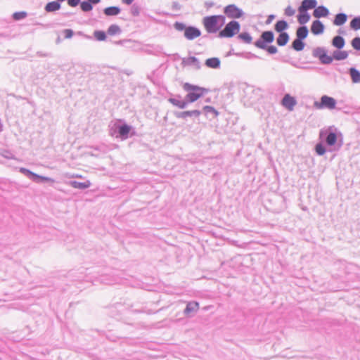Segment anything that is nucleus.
<instances>
[{
	"label": "nucleus",
	"mask_w": 360,
	"mask_h": 360,
	"mask_svg": "<svg viewBox=\"0 0 360 360\" xmlns=\"http://www.w3.org/2000/svg\"><path fill=\"white\" fill-rule=\"evenodd\" d=\"M320 139L325 141L328 146L332 147L330 151L338 150L342 146V141L338 140L336 129L330 127L328 129H321L319 133Z\"/></svg>",
	"instance_id": "obj_1"
},
{
	"label": "nucleus",
	"mask_w": 360,
	"mask_h": 360,
	"mask_svg": "<svg viewBox=\"0 0 360 360\" xmlns=\"http://www.w3.org/2000/svg\"><path fill=\"white\" fill-rule=\"evenodd\" d=\"M225 17L221 15L203 18L202 24L208 33L217 32L225 24Z\"/></svg>",
	"instance_id": "obj_2"
},
{
	"label": "nucleus",
	"mask_w": 360,
	"mask_h": 360,
	"mask_svg": "<svg viewBox=\"0 0 360 360\" xmlns=\"http://www.w3.org/2000/svg\"><path fill=\"white\" fill-rule=\"evenodd\" d=\"M240 31V24L236 20H232L226 25L224 28L221 30L218 34L220 38H230L238 33Z\"/></svg>",
	"instance_id": "obj_3"
},
{
	"label": "nucleus",
	"mask_w": 360,
	"mask_h": 360,
	"mask_svg": "<svg viewBox=\"0 0 360 360\" xmlns=\"http://www.w3.org/2000/svg\"><path fill=\"white\" fill-rule=\"evenodd\" d=\"M274 34L272 31H264L262 33L260 38L255 42V46L259 49L266 48V44L273 42Z\"/></svg>",
	"instance_id": "obj_4"
},
{
	"label": "nucleus",
	"mask_w": 360,
	"mask_h": 360,
	"mask_svg": "<svg viewBox=\"0 0 360 360\" xmlns=\"http://www.w3.org/2000/svg\"><path fill=\"white\" fill-rule=\"evenodd\" d=\"M314 105L318 109L328 108L332 110L335 108L336 101L332 97L324 95L321 96L320 102L315 101Z\"/></svg>",
	"instance_id": "obj_5"
},
{
	"label": "nucleus",
	"mask_w": 360,
	"mask_h": 360,
	"mask_svg": "<svg viewBox=\"0 0 360 360\" xmlns=\"http://www.w3.org/2000/svg\"><path fill=\"white\" fill-rule=\"evenodd\" d=\"M113 129L115 132L118 134L117 136H120L122 139H126L129 136L131 127L127 125V124H120L118 123H115L112 127V129Z\"/></svg>",
	"instance_id": "obj_6"
},
{
	"label": "nucleus",
	"mask_w": 360,
	"mask_h": 360,
	"mask_svg": "<svg viewBox=\"0 0 360 360\" xmlns=\"http://www.w3.org/2000/svg\"><path fill=\"white\" fill-rule=\"evenodd\" d=\"M224 12L230 18H239L243 15V11L235 4L226 6Z\"/></svg>",
	"instance_id": "obj_7"
},
{
	"label": "nucleus",
	"mask_w": 360,
	"mask_h": 360,
	"mask_svg": "<svg viewBox=\"0 0 360 360\" xmlns=\"http://www.w3.org/2000/svg\"><path fill=\"white\" fill-rule=\"evenodd\" d=\"M201 113L202 112L199 110H193L174 112V115L176 118L186 119L188 117H198L201 115Z\"/></svg>",
	"instance_id": "obj_8"
},
{
	"label": "nucleus",
	"mask_w": 360,
	"mask_h": 360,
	"mask_svg": "<svg viewBox=\"0 0 360 360\" xmlns=\"http://www.w3.org/2000/svg\"><path fill=\"white\" fill-rule=\"evenodd\" d=\"M201 34L200 30L193 26L187 27L184 32V37L188 40H193Z\"/></svg>",
	"instance_id": "obj_9"
},
{
	"label": "nucleus",
	"mask_w": 360,
	"mask_h": 360,
	"mask_svg": "<svg viewBox=\"0 0 360 360\" xmlns=\"http://www.w3.org/2000/svg\"><path fill=\"white\" fill-rule=\"evenodd\" d=\"M168 101L173 105L180 109H184L188 106L186 98L181 100V96L180 95H176L175 97L169 98Z\"/></svg>",
	"instance_id": "obj_10"
},
{
	"label": "nucleus",
	"mask_w": 360,
	"mask_h": 360,
	"mask_svg": "<svg viewBox=\"0 0 360 360\" xmlns=\"http://www.w3.org/2000/svg\"><path fill=\"white\" fill-rule=\"evenodd\" d=\"M281 103L288 110H292L297 104V101L290 94H285L282 99Z\"/></svg>",
	"instance_id": "obj_11"
},
{
	"label": "nucleus",
	"mask_w": 360,
	"mask_h": 360,
	"mask_svg": "<svg viewBox=\"0 0 360 360\" xmlns=\"http://www.w3.org/2000/svg\"><path fill=\"white\" fill-rule=\"evenodd\" d=\"M317 5L316 0H303L298 8L299 13H303L309 9L315 8Z\"/></svg>",
	"instance_id": "obj_12"
},
{
	"label": "nucleus",
	"mask_w": 360,
	"mask_h": 360,
	"mask_svg": "<svg viewBox=\"0 0 360 360\" xmlns=\"http://www.w3.org/2000/svg\"><path fill=\"white\" fill-rule=\"evenodd\" d=\"M207 91L208 90L206 89V91H198L188 93L185 96L187 103L188 104L189 103H193L196 101L198 98L202 96L204 94L207 93Z\"/></svg>",
	"instance_id": "obj_13"
},
{
	"label": "nucleus",
	"mask_w": 360,
	"mask_h": 360,
	"mask_svg": "<svg viewBox=\"0 0 360 360\" xmlns=\"http://www.w3.org/2000/svg\"><path fill=\"white\" fill-rule=\"evenodd\" d=\"M199 309V304L197 302H190L187 304L185 309L184 310V314L186 316H192L191 314H195L198 311Z\"/></svg>",
	"instance_id": "obj_14"
},
{
	"label": "nucleus",
	"mask_w": 360,
	"mask_h": 360,
	"mask_svg": "<svg viewBox=\"0 0 360 360\" xmlns=\"http://www.w3.org/2000/svg\"><path fill=\"white\" fill-rule=\"evenodd\" d=\"M328 15L329 11L324 6H316L313 12V15L316 18L327 17Z\"/></svg>",
	"instance_id": "obj_15"
},
{
	"label": "nucleus",
	"mask_w": 360,
	"mask_h": 360,
	"mask_svg": "<svg viewBox=\"0 0 360 360\" xmlns=\"http://www.w3.org/2000/svg\"><path fill=\"white\" fill-rule=\"evenodd\" d=\"M324 25L319 20H314L311 26V31L314 34H320L323 32Z\"/></svg>",
	"instance_id": "obj_16"
},
{
	"label": "nucleus",
	"mask_w": 360,
	"mask_h": 360,
	"mask_svg": "<svg viewBox=\"0 0 360 360\" xmlns=\"http://www.w3.org/2000/svg\"><path fill=\"white\" fill-rule=\"evenodd\" d=\"M183 89L184 91L188 93L194 92V91H206L207 89L198 86L197 85H193L189 83H184L183 85Z\"/></svg>",
	"instance_id": "obj_17"
},
{
	"label": "nucleus",
	"mask_w": 360,
	"mask_h": 360,
	"mask_svg": "<svg viewBox=\"0 0 360 360\" xmlns=\"http://www.w3.org/2000/svg\"><path fill=\"white\" fill-rule=\"evenodd\" d=\"M70 185L75 188L83 190L89 188L91 186V182L89 181L85 182L72 181L70 182Z\"/></svg>",
	"instance_id": "obj_18"
},
{
	"label": "nucleus",
	"mask_w": 360,
	"mask_h": 360,
	"mask_svg": "<svg viewBox=\"0 0 360 360\" xmlns=\"http://www.w3.org/2000/svg\"><path fill=\"white\" fill-rule=\"evenodd\" d=\"M183 63L186 65H193L196 69L200 68V63L198 59L194 56H191L187 58H184Z\"/></svg>",
	"instance_id": "obj_19"
},
{
	"label": "nucleus",
	"mask_w": 360,
	"mask_h": 360,
	"mask_svg": "<svg viewBox=\"0 0 360 360\" xmlns=\"http://www.w3.org/2000/svg\"><path fill=\"white\" fill-rule=\"evenodd\" d=\"M349 73L353 83H360V71L356 70L355 68H350L349 69Z\"/></svg>",
	"instance_id": "obj_20"
},
{
	"label": "nucleus",
	"mask_w": 360,
	"mask_h": 360,
	"mask_svg": "<svg viewBox=\"0 0 360 360\" xmlns=\"http://www.w3.org/2000/svg\"><path fill=\"white\" fill-rule=\"evenodd\" d=\"M20 172L23 174L24 175H25L27 177H28L29 179H32V181H36L37 182L38 181V178L40 177L39 175L30 171L29 169H26V168H24V167H20Z\"/></svg>",
	"instance_id": "obj_21"
},
{
	"label": "nucleus",
	"mask_w": 360,
	"mask_h": 360,
	"mask_svg": "<svg viewBox=\"0 0 360 360\" xmlns=\"http://www.w3.org/2000/svg\"><path fill=\"white\" fill-rule=\"evenodd\" d=\"M120 8L117 6H110L103 10V13L107 16H114L120 14Z\"/></svg>",
	"instance_id": "obj_22"
},
{
	"label": "nucleus",
	"mask_w": 360,
	"mask_h": 360,
	"mask_svg": "<svg viewBox=\"0 0 360 360\" xmlns=\"http://www.w3.org/2000/svg\"><path fill=\"white\" fill-rule=\"evenodd\" d=\"M205 65L214 69L220 67V60L218 58H210L205 60Z\"/></svg>",
	"instance_id": "obj_23"
},
{
	"label": "nucleus",
	"mask_w": 360,
	"mask_h": 360,
	"mask_svg": "<svg viewBox=\"0 0 360 360\" xmlns=\"http://www.w3.org/2000/svg\"><path fill=\"white\" fill-rule=\"evenodd\" d=\"M289 40V35L287 32H281L276 39V43L280 46H285Z\"/></svg>",
	"instance_id": "obj_24"
},
{
	"label": "nucleus",
	"mask_w": 360,
	"mask_h": 360,
	"mask_svg": "<svg viewBox=\"0 0 360 360\" xmlns=\"http://www.w3.org/2000/svg\"><path fill=\"white\" fill-rule=\"evenodd\" d=\"M309 31L306 26L299 27L296 31V38L304 40L307 38Z\"/></svg>",
	"instance_id": "obj_25"
},
{
	"label": "nucleus",
	"mask_w": 360,
	"mask_h": 360,
	"mask_svg": "<svg viewBox=\"0 0 360 360\" xmlns=\"http://www.w3.org/2000/svg\"><path fill=\"white\" fill-rule=\"evenodd\" d=\"M60 8V4L57 1L49 2L45 6V11L49 13L58 11Z\"/></svg>",
	"instance_id": "obj_26"
},
{
	"label": "nucleus",
	"mask_w": 360,
	"mask_h": 360,
	"mask_svg": "<svg viewBox=\"0 0 360 360\" xmlns=\"http://www.w3.org/2000/svg\"><path fill=\"white\" fill-rule=\"evenodd\" d=\"M348 57V52L346 51H339L336 50L333 51V60L335 59L336 60H345Z\"/></svg>",
	"instance_id": "obj_27"
},
{
	"label": "nucleus",
	"mask_w": 360,
	"mask_h": 360,
	"mask_svg": "<svg viewBox=\"0 0 360 360\" xmlns=\"http://www.w3.org/2000/svg\"><path fill=\"white\" fill-rule=\"evenodd\" d=\"M345 44V39L341 36H335L332 40V44L333 46L338 49L344 47Z\"/></svg>",
	"instance_id": "obj_28"
},
{
	"label": "nucleus",
	"mask_w": 360,
	"mask_h": 360,
	"mask_svg": "<svg viewBox=\"0 0 360 360\" xmlns=\"http://www.w3.org/2000/svg\"><path fill=\"white\" fill-rule=\"evenodd\" d=\"M347 16L346 14L342 13H338L335 17L333 24L337 26L342 25L347 21Z\"/></svg>",
	"instance_id": "obj_29"
},
{
	"label": "nucleus",
	"mask_w": 360,
	"mask_h": 360,
	"mask_svg": "<svg viewBox=\"0 0 360 360\" xmlns=\"http://www.w3.org/2000/svg\"><path fill=\"white\" fill-rule=\"evenodd\" d=\"M275 30L277 32L281 33L284 32L283 31L288 28V24L285 20H278L274 26Z\"/></svg>",
	"instance_id": "obj_30"
},
{
	"label": "nucleus",
	"mask_w": 360,
	"mask_h": 360,
	"mask_svg": "<svg viewBox=\"0 0 360 360\" xmlns=\"http://www.w3.org/2000/svg\"><path fill=\"white\" fill-rule=\"evenodd\" d=\"M305 44L302 41V39L296 38L292 43V48L297 51H300L304 48Z\"/></svg>",
	"instance_id": "obj_31"
},
{
	"label": "nucleus",
	"mask_w": 360,
	"mask_h": 360,
	"mask_svg": "<svg viewBox=\"0 0 360 360\" xmlns=\"http://www.w3.org/2000/svg\"><path fill=\"white\" fill-rule=\"evenodd\" d=\"M310 20V15L307 13V11L303 13H300L297 16V20L300 24L304 25L309 22Z\"/></svg>",
	"instance_id": "obj_32"
},
{
	"label": "nucleus",
	"mask_w": 360,
	"mask_h": 360,
	"mask_svg": "<svg viewBox=\"0 0 360 360\" xmlns=\"http://www.w3.org/2000/svg\"><path fill=\"white\" fill-rule=\"evenodd\" d=\"M205 115H207L209 114L213 115V117H217L219 115V112L217 110H215L213 107L210 105H205L202 108Z\"/></svg>",
	"instance_id": "obj_33"
},
{
	"label": "nucleus",
	"mask_w": 360,
	"mask_h": 360,
	"mask_svg": "<svg viewBox=\"0 0 360 360\" xmlns=\"http://www.w3.org/2000/svg\"><path fill=\"white\" fill-rule=\"evenodd\" d=\"M238 38L246 44H250L252 38L248 32H243L238 34Z\"/></svg>",
	"instance_id": "obj_34"
},
{
	"label": "nucleus",
	"mask_w": 360,
	"mask_h": 360,
	"mask_svg": "<svg viewBox=\"0 0 360 360\" xmlns=\"http://www.w3.org/2000/svg\"><path fill=\"white\" fill-rule=\"evenodd\" d=\"M121 32L120 27L115 24L111 25L108 29V34L110 35H115Z\"/></svg>",
	"instance_id": "obj_35"
},
{
	"label": "nucleus",
	"mask_w": 360,
	"mask_h": 360,
	"mask_svg": "<svg viewBox=\"0 0 360 360\" xmlns=\"http://www.w3.org/2000/svg\"><path fill=\"white\" fill-rule=\"evenodd\" d=\"M319 60L322 64L329 65L333 62V56H328L326 51L321 56Z\"/></svg>",
	"instance_id": "obj_36"
},
{
	"label": "nucleus",
	"mask_w": 360,
	"mask_h": 360,
	"mask_svg": "<svg viewBox=\"0 0 360 360\" xmlns=\"http://www.w3.org/2000/svg\"><path fill=\"white\" fill-rule=\"evenodd\" d=\"M80 8L84 12H89L93 9V6L86 0L80 3Z\"/></svg>",
	"instance_id": "obj_37"
},
{
	"label": "nucleus",
	"mask_w": 360,
	"mask_h": 360,
	"mask_svg": "<svg viewBox=\"0 0 360 360\" xmlns=\"http://www.w3.org/2000/svg\"><path fill=\"white\" fill-rule=\"evenodd\" d=\"M350 27L354 30H360V16L355 17L351 20Z\"/></svg>",
	"instance_id": "obj_38"
},
{
	"label": "nucleus",
	"mask_w": 360,
	"mask_h": 360,
	"mask_svg": "<svg viewBox=\"0 0 360 360\" xmlns=\"http://www.w3.org/2000/svg\"><path fill=\"white\" fill-rule=\"evenodd\" d=\"M94 37L98 41H104L106 39V34L103 31L96 30L94 32Z\"/></svg>",
	"instance_id": "obj_39"
},
{
	"label": "nucleus",
	"mask_w": 360,
	"mask_h": 360,
	"mask_svg": "<svg viewBox=\"0 0 360 360\" xmlns=\"http://www.w3.org/2000/svg\"><path fill=\"white\" fill-rule=\"evenodd\" d=\"M27 13L25 11L15 12L13 14V18L15 20H20L27 17Z\"/></svg>",
	"instance_id": "obj_40"
},
{
	"label": "nucleus",
	"mask_w": 360,
	"mask_h": 360,
	"mask_svg": "<svg viewBox=\"0 0 360 360\" xmlns=\"http://www.w3.org/2000/svg\"><path fill=\"white\" fill-rule=\"evenodd\" d=\"M326 49L324 48H322V47H317L316 48L314 51H313V55L314 57L316 58H318L319 59L320 58L321 56L323 54V53H325L326 52Z\"/></svg>",
	"instance_id": "obj_41"
},
{
	"label": "nucleus",
	"mask_w": 360,
	"mask_h": 360,
	"mask_svg": "<svg viewBox=\"0 0 360 360\" xmlns=\"http://www.w3.org/2000/svg\"><path fill=\"white\" fill-rule=\"evenodd\" d=\"M352 47L356 50L360 51V37H355L352 40Z\"/></svg>",
	"instance_id": "obj_42"
},
{
	"label": "nucleus",
	"mask_w": 360,
	"mask_h": 360,
	"mask_svg": "<svg viewBox=\"0 0 360 360\" xmlns=\"http://www.w3.org/2000/svg\"><path fill=\"white\" fill-rule=\"evenodd\" d=\"M315 150L319 155H323L326 153V148L321 143L316 144Z\"/></svg>",
	"instance_id": "obj_43"
},
{
	"label": "nucleus",
	"mask_w": 360,
	"mask_h": 360,
	"mask_svg": "<svg viewBox=\"0 0 360 360\" xmlns=\"http://www.w3.org/2000/svg\"><path fill=\"white\" fill-rule=\"evenodd\" d=\"M131 13L134 16H138L140 13V7L136 4L132 5L131 7Z\"/></svg>",
	"instance_id": "obj_44"
},
{
	"label": "nucleus",
	"mask_w": 360,
	"mask_h": 360,
	"mask_svg": "<svg viewBox=\"0 0 360 360\" xmlns=\"http://www.w3.org/2000/svg\"><path fill=\"white\" fill-rule=\"evenodd\" d=\"M174 27L178 31H183V30L185 31L186 29L187 28V27L185 25V24H184L183 22H176L174 24Z\"/></svg>",
	"instance_id": "obj_45"
},
{
	"label": "nucleus",
	"mask_w": 360,
	"mask_h": 360,
	"mask_svg": "<svg viewBox=\"0 0 360 360\" xmlns=\"http://www.w3.org/2000/svg\"><path fill=\"white\" fill-rule=\"evenodd\" d=\"M264 50H266L268 51L269 53L270 54H275L277 53L278 51V49L275 46H267L266 45V48L265 49H263Z\"/></svg>",
	"instance_id": "obj_46"
},
{
	"label": "nucleus",
	"mask_w": 360,
	"mask_h": 360,
	"mask_svg": "<svg viewBox=\"0 0 360 360\" xmlns=\"http://www.w3.org/2000/svg\"><path fill=\"white\" fill-rule=\"evenodd\" d=\"M295 13V9H293L290 6H288L285 9V15H286L287 16H290V17L292 16V15H294Z\"/></svg>",
	"instance_id": "obj_47"
},
{
	"label": "nucleus",
	"mask_w": 360,
	"mask_h": 360,
	"mask_svg": "<svg viewBox=\"0 0 360 360\" xmlns=\"http://www.w3.org/2000/svg\"><path fill=\"white\" fill-rule=\"evenodd\" d=\"M63 32L65 34V37L66 39H70L73 35V31L70 29H65V30H64Z\"/></svg>",
	"instance_id": "obj_48"
},
{
	"label": "nucleus",
	"mask_w": 360,
	"mask_h": 360,
	"mask_svg": "<svg viewBox=\"0 0 360 360\" xmlns=\"http://www.w3.org/2000/svg\"><path fill=\"white\" fill-rule=\"evenodd\" d=\"M80 3V0H68V4L71 7H75Z\"/></svg>",
	"instance_id": "obj_49"
},
{
	"label": "nucleus",
	"mask_w": 360,
	"mask_h": 360,
	"mask_svg": "<svg viewBox=\"0 0 360 360\" xmlns=\"http://www.w3.org/2000/svg\"><path fill=\"white\" fill-rule=\"evenodd\" d=\"M172 8L175 11H179L181 9V5L178 2L172 3Z\"/></svg>",
	"instance_id": "obj_50"
},
{
	"label": "nucleus",
	"mask_w": 360,
	"mask_h": 360,
	"mask_svg": "<svg viewBox=\"0 0 360 360\" xmlns=\"http://www.w3.org/2000/svg\"><path fill=\"white\" fill-rule=\"evenodd\" d=\"M38 179H41L44 181H49V182H52V183L54 182V180L53 179H51L50 177L42 176H40V177H39Z\"/></svg>",
	"instance_id": "obj_51"
},
{
	"label": "nucleus",
	"mask_w": 360,
	"mask_h": 360,
	"mask_svg": "<svg viewBox=\"0 0 360 360\" xmlns=\"http://www.w3.org/2000/svg\"><path fill=\"white\" fill-rule=\"evenodd\" d=\"M274 18H275L274 15H273V14L269 15L268 16V18H267L266 21V24H267V25L270 24L272 22V20L274 19Z\"/></svg>",
	"instance_id": "obj_52"
},
{
	"label": "nucleus",
	"mask_w": 360,
	"mask_h": 360,
	"mask_svg": "<svg viewBox=\"0 0 360 360\" xmlns=\"http://www.w3.org/2000/svg\"><path fill=\"white\" fill-rule=\"evenodd\" d=\"M89 3H91L92 5L93 4H98L101 0H87Z\"/></svg>",
	"instance_id": "obj_53"
},
{
	"label": "nucleus",
	"mask_w": 360,
	"mask_h": 360,
	"mask_svg": "<svg viewBox=\"0 0 360 360\" xmlns=\"http://www.w3.org/2000/svg\"><path fill=\"white\" fill-rule=\"evenodd\" d=\"M134 0H122L123 4H125L127 5H130Z\"/></svg>",
	"instance_id": "obj_54"
},
{
	"label": "nucleus",
	"mask_w": 360,
	"mask_h": 360,
	"mask_svg": "<svg viewBox=\"0 0 360 360\" xmlns=\"http://www.w3.org/2000/svg\"><path fill=\"white\" fill-rule=\"evenodd\" d=\"M251 56V58H257V56L254 55V54H252V53H249Z\"/></svg>",
	"instance_id": "obj_55"
},
{
	"label": "nucleus",
	"mask_w": 360,
	"mask_h": 360,
	"mask_svg": "<svg viewBox=\"0 0 360 360\" xmlns=\"http://www.w3.org/2000/svg\"><path fill=\"white\" fill-rule=\"evenodd\" d=\"M56 1L58 2H62V1H64L65 0H56Z\"/></svg>",
	"instance_id": "obj_56"
}]
</instances>
